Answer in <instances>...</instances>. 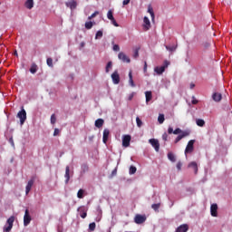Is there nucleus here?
<instances>
[{"instance_id":"1","label":"nucleus","mask_w":232,"mask_h":232,"mask_svg":"<svg viewBox=\"0 0 232 232\" xmlns=\"http://www.w3.org/2000/svg\"><path fill=\"white\" fill-rule=\"evenodd\" d=\"M14 222H15V217L11 216L6 221L7 227L6 226L4 227V231L5 232H11L12 227H14Z\"/></svg>"},{"instance_id":"2","label":"nucleus","mask_w":232,"mask_h":232,"mask_svg":"<svg viewBox=\"0 0 232 232\" xmlns=\"http://www.w3.org/2000/svg\"><path fill=\"white\" fill-rule=\"evenodd\" d=\"M16 117L17 119H20V124L21 126H23V124H24V122L26 121V111L24 110V108H22V110L18 111Z\"/></svg>"},{"instance_id":"3","label":"nucleus","mask_w":232,"mask_h":232,"mask_svg":"<svg viewBox=\"0 0 232 232\" xmlns=\"http://www.w3.org/2000/svg\"><path fill=\"white\" fill-rule=\"evenodd\" d=\"M195 140H190L188 144L187 147L185 149V155H188V153H193V150H195Z\"/></svg>"},{"instance_id":"4","label":"nucleus","mask_w":232,"mask_h":232,"mask_svg":"<svg viewBox=\"0 0 232 232\" xmlns=\"http://www.w3.org/2000/svg\"><path fill=\"white\" fill-rule=\"evenodd\" d=\"M107 19H109V21H111V24H113V26L119 27V24L115 20V17H113V11L112 10L108 11Z\"/></svg>"},{"instance_id":"5","label":"nucleus","mask_w":232,"mask_h":232,"mask_svg":"<svg viewBox=\"0 0 232 232\" xmlns=\"http://www.w3.org/2000/svg\"><path fill=\"white\" fill-rule=\"evenodd\" d=\"M30 222H32V216H30V211L28 209H25L24 216V226H29Z\"/></svg>"},{"instance_id":"6","label":"nucleus","mask_w":232,"mask_h":232,"mask_svg":"<svg viewBox=\"0 0 232 232\" xmlns=\"http://www.w3.org/2000/svg\"><path fill=\"white\" fill-rule=\"evenodd\" d=\"M168 64H169V63L168 61H166L165 65L160 66V67H155L154 72L156 73H158V75H162V73H164L166 68H168Z\"/></svg>"},{"instance_id":"7","label":"nucleus","mask_w":232,"mask_h":232,"mask_svg":"<svg viewBox=\"0 0 232 232\" xmlns=\"http://www.w3.org/2000/svg\"><path fill=\"white\" fill-rule=\"evenodd\" d=\"M190 133L191 132L189 130H185L184 132H182V134H179L174 140L175 144L180 142V140H182V139H185V137H189Z\"/></svg>"},{"instance_id":"8","label":"nucleus","mask_w":232,"mask_h":232,"mask_svg":"<svg viewBox=\"0 0 232 232\" xmlns=\"http://www.w3.org/2000/svg\"><path fill=\"white\" fill-rule=\"evenodd\" d=\"M130 142H131V136L130 135H123L122 136L123 148H129Z\"/></svg>"},{"instance_id":"9","label":"nucleus","mask_w":232,"mask_h":232,"mask_svg":"<svg viewBox=\"0 0 232 232\" xmlns=\"http://www.w3.org/2000/svg\"><path fill=\"white\" fill-rule=\"evenodd\" d=\"M118 58L120 59V61H122V63H131V60L130 59V57H128V55H126V53L122 52L119 53Z\"/></svg>"},{"instance_id":"10","label":"nucleus","mask_w":232,"mask_h":232,"mask_svg":"<svg viewBox=\"0 0 232 232\" xmlns=\"http://www.w3.org/2000/svg\"><path fill=\"white\" fill-rule=\"evenodd\" d=\"M149 142L153 146L155 151H159L160 150V143H159V140L150 139L149 140Z\"/></svg>"},{"instance_id":"11","label":"nucleus","mask_w":232,"mask_h":232,"mask_svg":"<svg viewBox=\"0 0 232 232\" xmlns=\"http://www.w3.org/2000/svg\"><path fill=\"white\" fill-rule=\"evenodd\" d=\"M218 205L217 203H214L210 207V215L211 217H218Z\"/></svg>"},{"instance_id":"12","label":"nucleus","mask_w":232,"mask_h":232,"mask_svg":"<svg viewBox=\"0 0 232 232\" xmlns=\"http://www.w3.org/2000/svg\"><path fill=\"white\" fill-rule=\"evenodd\" d=\"M135 224H144L146 222V216L137 214L134 218Z\"/></svg>"},{"instance_id":"13","label":"nucleus","mask_w":232,"mask_h":232,"mask_svg":"<svg viewBox=\"0 0 232 232\" xmlns=\"http://www.w3.org/2000/svg\"><path fill=\"white\" fill-rule=\"evenodd\" d=\"M143 30L145 32H148V30H150V28H151V23L150 22V18H148V16H145L143 18Z\"/></svg>"},{"instance_id":"14","label":"nucleus","mask_w":232,"mask_h":232,"mask_svg":"<svg viewBox=\"0 0 232 232\" xmlns=\"http://www.w3.org/2000/svg\"><path fill=\"white\" fill-rule=\"evenodd\" d=\"M111 79H112L113 84H119V82H121V76L119 75V72L115 71L111 74Z\"/></svg>"},{"instance_id":"15","label":"nucleus","mask_w":232,"mask_h":232,"mask_svg":"<svg viewBox=\"0 0 232 232\" xmlns=\"http://www.w3.org/2000/svg\"><path fill=\"white\" fill-rule=\"evenodd\" d=\"M35 182V179H31L26 187H25V195H28V193H30V191L32 190V187L34 186V183Z\"/></svg>"},{"instance_id":"16","label":"nucleus","mask_w":232,"mask_h":232,"mask_svg":"<svg viewBox=\"0 0 232 232\" xmlns=\"http://www.w3.org/2000/svg\"><path fill=\"white\" fill-rule=\"evenodd\" d=\"M78 211H79L80 217H81L82 218H86V217H88V213L86 212V211H87V210H86V208H84V207H80V208H78Z\"/></svg>"},{"instance_id":"17","label":"nucleus","mask_w":232,"mask_h":232,"mask_svg":"<svg viewBox=\"0 0 232 232\" xmlns=\"http://www.w3.org/2000/svg\"><path fill=\"white\" fill-rule=\"evenodd\" d=\"M188 168H192V169H194L195 175H197V173H198V165L197 164L196 161H191Z\"/></svg>"},{"instance_id":"18","label":"nucleus","mask_w":232,"mask_h":232,"mask_svg":"<svg viewBox=\"0 0 232 232\" xmlns=\"http://www.w3.org/2000/svg\"><path fill=\"white\" fill-rule=\"evenodd\" d=\"M212 99H213V101H215V102H220L222 101V94L214 92L212 94Z\"/></svg>"},{"instance_id":"19","label":"nucleus","mask_w":232,"mask_h":232,"mask_svg":"<svg viewBox=\"0 0 232 232\" xmlns=\"http://www.w3.org/2000/svg\"><path fill=\"white\" fill-rule=\"evenodd\" d=\"M110 137V130L104 129L103 130V144H106L108 142V139Z\"/></svg>"},{"instance_id":"20","label":"nucleus","mask_w":232,"mask_h":232,"mask_svg":"<svg viewBox=\"0 0 232 232\" xmlns=\"http://www.w3.org/2000/svg\"><path fill=\"white\" fill-rule=\"evenodd\" d=\"M66 6L71 8V10H75L77 8V2L74 0H72L71 2L66 3Z\"/></svg>"},{"instance_id":"21","label":"nucleus","mask_w":232,"mask_h":232,"mask_svg":"<svg viewBox=\"0 0 232 232\" xmlns=\"http://www.w3.org/2000/svg\"><path fill=\"white\" fill-rule=\"evenodd\" d=\"M64 178H65V184H68V182H70V166H67L65 168Z\"/></svg>"},{"instance_id":"22","label":"nucleus","mask_w":232,"mask_h":232,"mask_svg":"<svg viewBox=\"0 0 232 232\" xmlns=\"http://www.w3.org/2000/svg\"><path fill=\"white\" fill-rule=\"evenodd\" d=\"M94 126L96 128H102L104 126V120L103 119H98L95 121Z\"/></svg>"},{"instance_id":"23","label":"nucleus","mask_w":232,"mask_h":232,"mask_svg":"<svg viewBox=\"0 0 232 232\" xmlns=\"http://www.w3.org/2000/svg\"><path fill=\"white\" fill-rule=\"evenodd\" d=\"M24 6L28 10H32V8H34V0H26Z\"/></svg>"},{"instance_id":"24","label":"nucleus","mask_w":232,"mask_h":232,"mask_svg":"<svg viewBox=\"0 0 232 232\" xmlns=\"http://www.w3.org/2000/svg\"><path fill=\"white\" fill-rule=\"evenodd\" d=\"M145 97H146V102H150V101H151L153 97L151 91L145 92Z\"/></svg>"},{"instance_id":"25","label":"nucleus","mask_w":232,"mask_h":232,"mask_svg":"<svg viewBox=\"0 0 232 232\" xmlns=\"http://www.w3.org/2000/svg\"><path fill=\"white\" fill-rule=\"evenodd\" d=\"M148 13L150 14L152 21H155V13L153 12V7H151V5L148 6Z\"/></svg>"},{"instance_id":"26","label":"nucleus","mask_w":232,"mask_h":232,"mask_svg":"<svg viewBox=\"0 0 232 232\" xmlns=\"http://www.w3.org/2000/svg\"><path fill=\"white\" fill-rule=\"evenodd\" d=\"M168 159L170 160V162H176L177 161V157H175V154L173 152H169L168 153Z\"/></svg>"},{"instance_id":"27","label":"nucleus","mask_w":232,"mask_h":232,"mask_svg":"<svg viewBox=\"0 0 232 232\" xmlns=\"http://www.w3.org/2000/svg\"><path fill=\"white\" fill-rule=\"evenodd\" d=\"M197 126H199V128H204L206 126V121L202 119L196 120Z\"/></svg>"},{"instance_id":"28","label":"nucleus","mask_w":232,"mask_h":232,"mask_svg":"<svg viewBox=\"0 0 232 232\" xmlns=\"http://www.w3.org/2000/svg\"><path fill=\"white\" fill-rule=\"evenodd\" d=\"M130 175H135L137 173V167L135 166H130L129 169Z\"/></svg>"},{"instance_id":"29","label":"nucleus","mask_w":232,"mask_h":232,"mask_svg":"<svg viewBox=\"0 0 232 232\" xmlns=\"http://www.w3.org/2000/svg\"><path fill=\"white\" fill-rule=\"evenodd\" d=\"M77 198H84V189L81 188L77 192Z\"/></svg>"},{"instance_id":"30","label":"nucleus","mask_w":232,"mask_h":232,"mask_svg":"<svg viewBox=\"0 0 232 232\" xmlns=\"http://www.w3.org/2000/svg\"><path fill=\"white\" fill-rule=\"evenodd\" d=\"M85 28L86 30H92V28H93V22H86L85 23Z\"/></svg>"},{"instance_id":"31","label":"nucleus","mask_w":232,"mask_h":232,"mask_svg":"<svg viewBox=\"0 0 232 232\" xmlns=\"http://www.w3.org/2000/svg\"><path fill=\"white\" fill-rule=\"evenodd\" d=\"M166 50H168L169 52H175V50H177V45H165Z\"/></svg>"},{"instance_id":"32","label":"nucleus","mask_w":232,"mask_h":232,"mask_svg":"<svg viewBox=\"0 0 232 232\" xmlns=\"http://www.w3.org/2000/svg\"><path fill=\"white\" fill-rule=\"evenodd\" d=\"M31 73H36L37 72V64L33 63L30 68Z\"/></svg>"},{"instance_id":"33","label":"nucleus","mask_w":232,"mask_h":232,"mask_svg":"<svg viewBox=\"0 0 232 232\" xmlns=\"http://www.w3.org/2000/svg\"><path fill=\"white\" fill-rule=\"evenodd\" d=\"M111 66H113V63L111 62H108L106 67H105V72L106 73L110 72V69L111 68Z\"/></svg>"},{"instance_id":"34","label":"nucleus","mask_w":232,"mask_h":232,"mask_svg":"<svg viewBox=\"0 0 232 232\" xmlns=\"http://www.w3.org/2000/svg\"><path fill=\"white\" fill-rule=\"evenodd\" d=\"M164 121H165L164 114H160L158 117V122H160V124H164Z\"/></svg>"},{"instance_id":"35","label":"nucleus","mask_w":232,"mask_h":232,"mask_svg":"<svg viewBox=\"0 0 232 232\" xmlns=\"http://www.w3.org/2000/svg\"><path fill=\"white\" fill-rule=\"evenodd\" d=\"M185 131H186V130H181L180 128H177V129L174 130L173 134H174V135H182V133H184Z\"/></svg>"},{"instance_id":"36","label":"nucleus","mask_w":232,"mask_h":232,"mask_svg":"<svg viewBox=\"0 0 232 232\" xmlns=\"http://www.w3.org/2000/svg\"><path fill=\"white\" fill-rule=\"evenodd\" d=\"M151 208L152 209H154V211H159V209L160 208V203L152 204Z\"/></svg>"},{"instance_id":"37","label":"nucleus","mask_w":232,"mask_h":232,"mask_svg":"<svg viewBox=\"0 0 232 232\" xmlns=\"http://www.w3.org/2000/svg\"><path fill=\"white\" fill-rule=\"evenodd\" d=\"M97 15H99V11H95L92 15L88 17V20L92 21V19L97 17Z\"/></svg>"},{"instance_id":"38","label":"nucleus","mask_w":232,"mask_h":232,"mask_svg":"<svg viewBox=\"0 0 232 232\" xmlns=\"http://www.w3.org/2000/svg\"><path fill=\"white\" fill-rule=\"evenodd\" d=\"M136 124L138 128H142V121L140 120V118L139 117L136 118Z\"/></svg>"},{"instance_id":"39","label":"nucleus","mask_w":232,"mask_h":232,"mask_svg":"<svg viewBox=\"0 0 232 232\" xmlns=\"http://www.w3.org/2000/svg\"><path fill=\"white\" fill-rule=\"evenodd\" d=\"M47 65H49L50 68H53V60L52 58H47Z\"/></svg>"},{"instance_id":"40","label":"nucleus","mask_w":232,"mask_h":232,"mask_svg":"<svg viewBox=\"0 0 232 232\" xmlns=\"http://www.w3.org/2000/svg\"><path fill=\"white\" fill-rule=\"evenodd\" d=\"M57 122V117H55V114L51 115V124H55Z\"/></svg>"},{"instance_id":"41","label":"nucleus","mask_w":232,"mask_h":232,"mask_svg":"<svg viewBox=\"0 0 232 232\" xmlns=\"http://www.w3.org/2000/svg\"><path fill=\"white\" fill-rule=\"evenodd\" d=\"M95 227H96L95 222H92V223L89 224L90 231H95Z\"/></svg>"},{"instance_id":"42","label":"nucleus","mask_w":232,"mask_h":232,"mask_svg":"<svg viewBox=\"0 0 232 232\" xmlns=\"http://www.w3.org/2000/svg\"><path fill=\"white\" fill-rule=\"evenodd\" d=\"M102 37V31H98L95 35V39H101Z\"/></svg>"},{"instance_id":"43","label":"nucleus","mask_w":232,"mask_h":232,"mask_svg":"<svg viewBox=\"0 0 232 232\" xmlns=\"http://www.w3.org/2000/svg\"><path fill=\"white\" fill-rule=\"evenodd\" d=\"M139 50H140V48H136L134 50V59H137V57H139Z\"/></svg>"},{"instance_id":"44","label":"nucleus","mask_w":232,"mask_h":232,"mask_svg":"<svg viewBox=\"0 0 232 232\" xmlns=\"http://www.w3.org/2000/svg\"><path fill=\"white\" fill-rule=\"evenodd\" d=\"M129 84H130L132 88H135V82H133V78H132V79H129Z\"/></svg>"},{"instance_id":"45","label":"nucleus","mask_w":232,"mask_h":232,"mask_svg":"<svg viewBox=\"0 0 232 232\" xmlns=\"http://www.w3.org/2000/svg\"><path fill=\"white\" fill-rule=\"evenodd\" d=\"M177 169H179V171H180L182 169V162L179 161L177 163Z\"/></svg>"},{"instance_id":"46","label":"nucleus","mask_w":232,"mask_h":232,"mask_svg":"<svg viewBox=\"0 0 232 232\" xmlns=\"http://www.w3.org/2000/svg\"><path fill=\"white\" fill-rule=\"evenodd\" d=\"M113 50H114V52H119L121 50V47L119 46V44H114Z\"/></svg>"},{"instance_id":"47","label":"nucleus","mask_w":232,"mask_h":232,"mask_svg":"<svg viewBox=\"0 0 232 232\" xmlns=\"http://www.w3.org/2000/svg\"><path fill=\"white\" fill-rule=\"evenodd\" d=\"M59 133H61V130H59V129H54L53 137H57V135H59Z\"/></svg>"},{"instance_id":"48","label":"nucleus","mask_w":232,"mask_h":232,"mask_svg":"<svg viewBox=\"0 0 232 232\" xmlns=\"http://www.w3.org/2000/svg\"><path fill=\"white\" fill-rule=\"evenodd\" d=\"M133 97H135V92H132L129 95L128 101H132Z\"/></svg>"},{"instance_id":"49","label":"nucleus","mask_w":232,"mask_h":232,"mask_svg":"<svg viewBox=\"0 0 232 232\" xmlns=\"http://www.w3.org/2000/svg\"><path fill=\"white\" fill-rule=\"evenodd\" d=\"M162 139L163 140H168V133L164 132L163 135H162Z\"/></svg>"},{"instance_id":"50","label":"nucleus","mask_w":232,"mask_h":232,"mask_svg":"<svg viewBox=\"0 0 232 232\" xmlns=\"http://www.w3.org/2000/svg\"><path fill=\"white\" fill-rule=\"evenodd\" d=\"M175 130H173V128H171V127H169V129H168V133L169 134V135H171V133H173Z\"/></svg>"},{"instance_id":"51","label":"nucleus","mask_w":232,"mask_h":232,"mask_svg":"<svg viewBox=\"0 0 232 232\" xmlns=\"http://www.w3.org/2000/svg\"><path fill=\"white\" fill-rule=\"evenodd\" d=\"M130 1L131 0H123V6H126V5H130Z\"/></svg>"},{"instance_id":"52","label":"nucleus","mask_w":232,"mask_h":232,"mask_svg":"<svg viewBox=\"0 0 232 232\" xmlns=\"http://www.w3.org/2000/svg\"><path fill=\"white\" fill-rule=\"evenodd\" d=\"M144 72L148 71V63H144V67H143Z\"/></svg>"},{"instance_id":"53","label":"nucleus","mask_w":232,"mask_h":232,"mask_svg":"<svg viewBox=\"0 0 232 232\" xmlns=\"http://www.w3.org/2000/svg\"><path fill=\"white\" fill-rule=\"evenodd\" d=\"M112 177H115L117 175V169H114L111 172Z\"/></svg>"},{"instance_id":"54","label":"nucleus","mask_w":232,"mask_h":232,"mask_svg":"<svg viewBox=\"0 0 232 232\" xmlns=\"http://www.w3.org/2000/svg\"><path fill=\"white\" fill-rule=\"evenodd\" d=\"M129 79H133V74H132L131 71L129 72Z\"/></svg>"},{"instance_id":"55","label":"nucleus","mask_w":232,"mask_h":232,"mask_svg":"<svg viewBox=\"0 0 232 232\" xmlns=\"http://www.w3.org/2000/svg\"><path fill=\"white\" fill-rule=\"evenodd\" d=\"M192 104H198V100H193Z\"/></svg>"},{"instance_id":"56","label":"nucleus","mask_w":232,"mask_h":232,"mask_svg":"<svg viewBox=\"0 0 232 232\" xmlns=\"http://www.w3.org/2000/svg\"><path fill=\"white\" fill-rule=\"evenodd\" d=\"M83 169H84V171H88V166L84 165Z\"/></svg>"},{"instance_id":"57","label":"nucleus","mask_w":232,"mask_h":232,"mask_svg":"<svg viewBox=\"0 0 232 232\" xmlns=\"http://www.w3.org/2000/svg\"><path fill=\"white\" fill-rule=\"evenodd\" d=\"M190 88H191V90H193V89L195 88V84H194V83H191V84H190Z\"/></svg>"},{"instance_id":"58","label":"nucleus","mask_w":232,"mask_h":232,"mask_svg":"<svg viewBox=\"0 0 232 232\" xmlns=\"http://www.w3.org/2000/svg\"><path fill=\"white\" fill-rule=\"evenodd\" d=\"M14 55L17 57V55H18V54H17V51H14Z\"/></svg>"},{"instance_id":"59","label":"nucleus","mask_w":232,"mask_h":232,"mask_svg":"<svg viewBox=\"0 0 232 232\" xmlns=\"http://www.w3.org/2000/svg\"><path fill=\"white\" fill-rule=\"evenodd\" d=\"M89 139H90V140H93V136H92V137H90Z\"/></svg>"},{"instance_id":"60","label":"nucleus","mask_w":232,"mask_h":232,"mask_svg":"<svg viewBox=\"0 0 232 232\" xmlns=\"http://www.w3.org/2000/svg\"><path fill=\"white\" fill-rule=\"evenodd\" d=\"M81 46H82V47L84 46V43H82V44H81Z\"/></svg>"}]
</instances>
